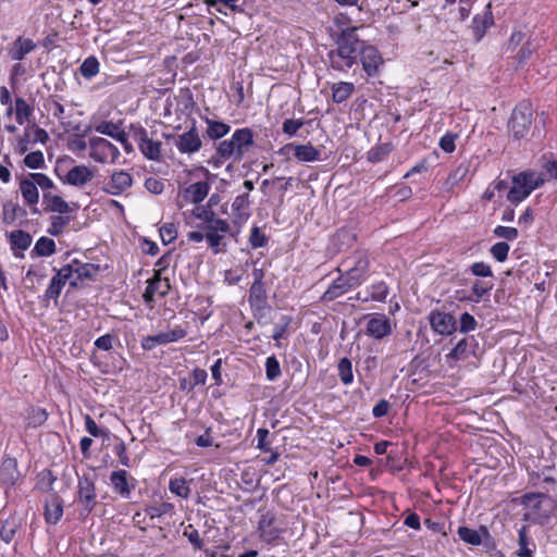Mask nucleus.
<instances>
[{
    "mask_svg": "<svg viewBox=\"0 0 557 557\" xmlns=\"http://www.w3.org/2000/svg\"><path fill=\"white\" fill-rule=\"evenodd\" d=\"M357 27H347L336 39V48L327 53L330 65L338 72H347L357 63L362 40L357 36Z\"/></svg>",
    "mask_w": 557,
    "mask_h": 557,
    "instance_id": "obj_1",
    "label": "nucleus"
},
{
    "mask_svg": "<svg viewBox=\"0 0 557 557\" xmlns=\"http://www.w3.org/2000/svg\"><path fill=\"white\" fill-rule=\"evenodd\" d=\"M542 173L534 171H523L513 175L511 187L507 193V200L512 205H519L527 199L533 190L545 183Z\"/></svg>",
    "mask_w": 557,
    "mask_h": 557,
    "instance_id": "obj_2",
    "label": "nucleus"
},
{
    "mask_svg": "<svg viewBox=\"0 0 557 557\" xmlns=\"http://www.w3.org/2000/svg\"><path fill=\"white\" fill-rule=\"evenodd\" d=\"M182 214L186 224L199 230L214 227L215 231H225L227 228V221L218 218L210 203L196 205L190 210H183Z\"/></svg>",
    "mask_w": 557,
    "mask_h": 557,
    "instance_id": "obj_3",
    "label": "nucleus"
},
{
    "mask_svg": "<svg viewBox=\"0 0 557 557\" xmlns=\"http://www.w3.org/2000/svg\"><path fill=\"white\" fill-rule=\"evenodd\" d=\"M75 500L79 505V518L86 520L97 505L96 479L92 474L84 473L78 476Z\"/></svg>",
    "mask_w": 557,
    "mask_h": 557,
    "instance_id": "obj_4",
    "label": "nucleus"
},
{
    "mask_svg": "<svg viewBox=\"0 0 557 557\" xmlns=\"http://www.w3.org/2000/svg\"><path fill=\"white\" fill-rule=\"evenodd\" d=\"M286 529L287 523L283 515L267 511L260 516L258 531L262 542L269 545H276Z\"/></svg>",
    "mask_w": 557,
    "mask_h": 557,
    "instance_id": "obj_5",
    "label": "nucleus"
},
{
    "mask_svg": "<svg viewBox=\"0 0 557 557\" xmlns=\"http://www.w3.org/2000/svg\"><path fill=\"white\" fill-rule=\"evenodd\" d=\"M89 157L101 164L114 163L120 157V150L106 138L91 137L89 139Z\"/></svg>",
    "mask_w": 557,
    "mask_h": 557,
    "instance_id": "obj_6",
    "label": "nucleus"
},
{
    "mask_svg": "<svg viewBox=\"0 0 557 557\" xmlns=\"http://www.w3.org/2000/svg\"><path fill=\"white\" fill-rule=\"evenodd\" d=\"M210 188L208 182L200 181L180 189L176 200L177 207L184 210L188 205H199L206 199Z\"/></svg>",
    "mask_w": 557,
    "mask_h": 557,
    "instance_id": "obj_7",
    "label": "nucleus"
},
{
    "mask_svg": "<svg viewBox=\"0 0 557 557\" xmlns=\"http://www.w3.org/2000/svg\"><path fill=\"white\" fill-rule=\"evenodd\" d=\"M532 123V112L528 106L516 107L509 120V129L516 139L523 138Z\"/></svg>",
    "mask_w": 557,
    "mask_h": 557,
    "instance_id": "obj_8",
    "label": "nucleus"
},
{
    "mask_svg": "<svg viewBox=\"0 0 557 557\" xmlns=\"http://www.w3.org/2000/svg\"><path fill=\"white\" fill-rule=\"evenodd\" d=\"M174 145L182 154H193L201 149L202 141L195 123L175 138Z\"/></svg>",
    "mask_w": 557,
    "mask_h": 557,
    "instance_id": "obj_9",
    "label": "nucleus"
},
{
    "mask_svg": "<svg viewBox=\"0 0 557 557\" xmlns=\"http://www.w3.org/2000/svg\"><path fill=\"white\" fill-rule=\"evenodd\" d=\"M359 57L362 67L368 76H375L380 66L383 64V58L379 50L362 41V46H360L359 50Z\"/></svg>",
    "mask_w": 557,
    "mask_h": 557,
    "instance_id": "obj_10",
    "label": "nucleus"
},
{
    "mask_svg": "<svg viewBox=\"0 0 557 557\" xmlns=\"http://www.w3.org/2000/svg\"><path fill=\"white\" fill-rule=\"evenodd\" d=\"M171 289L170 280L162 277L159 273L156 274L151 280L148 281V285L143 295L146 305L152 307L156 301V297H164Z\"/></svg>",
    "mask_w": 557,
    "mask_h": 557,
    "instance_id": "obj_11",
    "label": "nucleus"
},
{
    "mask_svg": "<svg viewBox=\"0 0 557 557\" xmlns=\"http://www.w3.org/2000/svg\"><path fill=\"white\" fill-rule=\"evenodd\" d=\"M391 320L383 313L369 315L366 334L374 339H382L392 333Z\"/></svg>",
    "mask_w": 557,
    "mask_h": 557,
    "instance_id": "obj_12",
    "label": "nucleus"
},
{
    "mask_svg": "<svg viewBox=\"0 0 557 557\" xmlns=\"http://www.w3.org/2000/svg\"><path fill=\"white\" fill-rule=\"evenodd\" d=\"M476 347L478 342L473 337L462 338L457 343L451 351L446 355V361L450 367H453L458 361L467 360L471 356L475 355Z\"/></svg>",
    "mask_w": 557,
    "mask_h": 557,
    "instance_id": "obj_13",
    "label": "nucleus"
},
{
    "mask_svg": "<svg viewBox=\"0 0 557 557\" xmlns=\"http://www.w3.org/2000/svg\"><path fill=\"white\" fill-rule=\"evenodd\" d=\"M430 324L435 333L450 335L457 329L456 320L450 313L434 310L429 315Z\"/></svg>",
    "mask_w": 557,
    "mask_h": 557,
    "instance_id": "obj_14",
    "label": "nucleus"
},
{
    "mask_svg": "<svg viewBox=\"0 0 557 557\" xmlns=\"http://www.w3.org/2000/svg\"><path fill=\"white\" fill-rule=\"evenodd\" d=\"M294 152V157L300 162H314L320 159L321 151L311 144L294 145L287 144L280 149L281 154Z\"/></svg>",
    "mask_w": 557,
    "mask_h": 557,
    "instance_id": "obj_15",
    "label": "nucleus"
},
{
    "mask_svg": "<svg viewBox=\"0 0 557 557\" xmlns=\"http://www.w3.org/2000/svg\"><path fill=\"white\" fill-rule=\"evenodd\" d=\"M132 185H133L132 175L123 170H120V171H114L111 174L110 180L106 183V185L103 187V190L107 194H110L113 196H119V195L123 194L125 190H127L128 188H131Z\"/></svg>",
    "mask_w": 557,
    "mask_h": 557,
    "instance_id": "obj_16",
    "label": "nucleus"
},
{
    "mask_svg": "<svg viewBox=\"0 0 557 557\" xmlns=\"http://www.w3.org/2000/svg\"><path fill=\"white\" fill-rule=\"evenodd\" d=\"M95 176V171L87 165H75L67 171L62 182L64 184L82 188Z\"/></svg>",
    "mask_w": 557,
    "mask_h": 557,
    "instance_id": "obj_17",
    "label": "nucleus"
},
{
    "mask_svg": "<svg viewBox=\"0 0 557 557\" xmlns=\"http://www.w3.org/2000/svg\"><path fill=\"white\" fill-rule=\"evenodd\" d=\"M110 482L113 490L123 498H129L131 492L135 487V479L131 478L125 470L113 471Z\"/></svg>",
    "mask_w": 557,
    "mask_h": 557,
    "instance_id": "obj_18",
    "label": "nucleus"
},
{
    "mask_svg": "<svg viewBox=\"0 0 557 557\" xmlns=\"http://www.w3.org/2000/svg\"><path fill=\"white\" fill-rule=\"evenodd\" d=\"M493 24L494 17L492 13V3L490 2L486 4L483 14H476L472 20L471 29L474 39L480 41L484 37L486 29L490 28Z\"/></svg>",
    "mask_w": 557,
    "mask_h": 557,
    "instance_id": "obj_19",
    "label": "nucleus"
},
{
    "mask_svg": "<svg viewBox=\"0 0 557 557\" xmlns=\"http://www.w3.org/2000/svg\"><path fill=\"white\" fill-rule=\"evenodd\" d=\"M136 136L141 153L149 160H159L161 157V143L149 138L145 128H140Z\"/></svg>",
    "mask_w": 557,
    "mask_h": 557,
    "instance_id": "obj_20",
    "label": "nucleus"
},
{
    "mask_svg": "<svg viewBox=\"0 0 557 557\" xmlns=\"http://www.w3.org/2000/svg\"><path fill=\"white\" fill-rule=\"evenodd\" d=\"M42 199L47 211L54 212L60 215H64L77 209L76 203H69L61 196L52 193H45L42 195Z\"/></svg>",
    "mask_w": 557,
    "mask_h": 557,
    "instance_id": "obj_21",
    "label": "nucleus"
},
{
    "mask_svg": "<svg viewBox=\"0 0 557 557\" xmlns=\"http://www.w3.org/2000/svg\"><path fill=\"white\" fill-rule=\"evenodd\" d=\"M95 131L99 134L107 135L116 141L121 143L125 150L128 151V137L125 131H123L119 124L111 121H103L95 125Z\"/></svg>",
    "mask_w": 557,
    "mask_h": 557,
    "instance_id": "obj_22",
    "label": "nucleus"
},
{
    "mask_svg": "<svg viewBox=\"0 0 557 557\" xmlns=\"http://www.w3.org/2000/svg\"><path fill=\"white\" fill-rule=\"evenodd\" d=\"M64 268L69 271V276L72 272H76L75 281L71 282L72 287L78 286L79 283L86 278L92 277L97 272V268L94 264L83 263L76 259L64 265Z\"/></svg>",
    "mask_w": 557,
    "mask_h": 557,
    "instance_id": "obj_23",
    "label": "nucleus"
},
{
    "mask_svg": "<svg viewBox=\"0 0 557 557\" xmlns=\"http://www.w3.org/2000/svg\"><path fill=\"white\" fill-rule=\"evenodd\" d=\"M355 287L356 286L348 282L347 277L342 273L336 280L332 282V284L322 295L321 299L323 301H333Z\"/></svg>",
    "mask_w": 557,
    "mask_h": 557,
    "instance_id": "obj_24",
    "label": "nucleus"
},
{
    "mask_svg": "<svg viewBox=\"0 0 557 557\" xmlns=\"http://www.w3.org/2000/svg\"><path fill=\"white\" fill-rule=\"evenodd\" d=\"M69 277V271L64 267L58 270L57 274L51 278L50 284L45 290V299L57 300L62 292V288L67 283Z\"/></svg>",
    "mask_w": 557,
    "mask_h": 557,
    "instance_id": "obj_25",
    "label": "nucleus"
},
{
    "mask_svg": "<svg viewBox=\"0 0 557 557\" xmlns=\"http://www.w3.org/2000/svg\"><path fill=\"white\" fill-rule=\"evenodd\" d=\"M63 516V500L57 494L47 498L45 504V519L47 523L57 524Z\"/></svg>",
    "mask_w": 557,
    "mask_h": 557,
    "instance_id": "obj_26",
    "label": "nucleus"
},
{
    "mask_svg": "<svg viewBox=\"0 0 557 557\" xmlns=\"http://www.w3.org/2000/svg\"><path fill=\"white\" fill-rule=\"evenodd\" d=\"M249 195L248 193L238 195L233 203H232V211H233V222L235 224H243L245 223L249 216Z\"/></svg>",
    "mask_w": 557,
    "mask_h": 557,
    "instance_id": "obj_27",
    "label": "nucleus"
},
{
    "mask_svg": "<svg viewBox=\"0 0 557 557\" xmlns=\"http://www.w3.org/2000/svg\"><path fill=\"white\" fill-rule=\"evenodd\" d=\"M369 259L367 257H359L354 267L349 268L344 275L354 286H359L366 277L369 270Z\"/></svg>",
    "mask_w": 557,
    "mask_h": 557,
    "instance_id": "obj_28",
    "label": "nucleus"
},
{
    "mask_svg": "<svg viewBox=\"0 0 557 557\" xmlns=\"http://www.w3.org/2000/svg\"><path fill=\"white\" fill-rule=\"evenodd\" d=\"M18 479L17 462L14 458H7L2 461L0 468V481L7 487L15 485Z\"/></svg>",
    "mask_w": 557,
    "mask_h": 557,
    "instance_id": "obj_29",
    "label": "nucleus"
},
{
    "mask_svg": "<svg viewBox=\"0 0 557 557\" xmlns=\"http://www.w3.org/2000/svg\"><path fill=\"white\" fill-rule=\"evenodd\" d=\"M20 191L26 205L29 207L37 206L39 191L29 174L20 181Z\"/></svg>",
    "mask_w": 557,
    "mask_h": 557,
    "instance_id": "obj_30",
    "label": "nucleus"
},
{
    "mask_svg": "<svg viewBox=\"0 0 557 557\" xmlns=\"http://www.w3.org/2000/svg\"><path fill=\"white\" fill-rule=\"evenodd\" d=\"M249 305L255 313L268 309L264 285L251 284L248 297Z\"/></svg>",
    "mask_w": 557,
    "mask_h": 557,
    "instance_id": "obj_31",
    "label": "nucleus"
},
{
    "mask_svg": "<svg viewBox=\"0 0 557 557\" xmlns=\"http://www.w3.org/2000/svg\"><path fill=\"white\" fill-rule=\"evenodd\" d=\"M35 48L36 45L32 39L18 37L10 47L9 55L14 61H21Z\"/></svg>",
    "mask_w": 557,
    "mask_h": 557,
    "instance_id": "obj_32",
    "label": "nucleus"
},
{
    "mask_svg": "<svg viewBox=\"0 0 557 557\" xmlns=\"http://www.w3.org/2000/svg\"><path fill=\"white\" fill-rule=\"evenodd\" d=\"M231 230V225L227 222V228L225 231H215L214 227L207 228V236L206 240L209 246V248L213 251V253L218 255L220 252L224 251L225 243L224 236L227 234Z\"/></svg>",
    "mask_w": 557,
    "mask_h": 557,
    "instance_id": "obj_33",
    "label": "nucleus"
},
{
    "mask_svg": "<svg viewBox=\"0 0 557 557\" xmlns=\"http://www.w3.org/2000/svg\"><path fill=\"white\" fill-rule=\"evenodd\" d=\"M216 156L223 160L240 161L242 153L235 146L233 138L222 140L216 147Z\"/></svg>",
    "mask_w": 557,
    "mask_h": 557,
    "instance_id": "obj_34",
    "label": "nucleus"
},
{
    "mask_svg": "<svg viewBox=\"0 0 557 557\" xmlns=\"http://www.w3.org/2000/svg\"><path fill=\"white\" fill-rule=\"evenodd\" d=\"M232 138L243 157L246 151L253 145V133L248 127L236 129L233 133Z\"/></svg>",
    "mask_w": 557,
    "mask_h": 557,
    "instance_id": "obj_35",
    "label": "nucleus"
},
{
    "mask_svg": "<svg viewBox=\"0 0 557 557\" xmlns=\"http://www.w3.org/2000/svg\"><path fill=\"white\" fill-rule=\"evenodd\" d=\"M367 296L362 298V301H385L387 295H388V286L385 282L380 281L371 284L366 289Z\"/></svg>",
    "mask_w": 557,
    "mask_h": 557,
    "instance_id": "obj_36",
    "label": "nucleus"
},
{
    "mask_svg": "<svg viewBox=\"0 0 557 557\" xmlns=\"http://www.w3.org/2000/svg\"><path fill=\"white\" fill-rule=\"evenodd\" d=\"M14 109L15 121L18 125H23L24 123L29 122L34 114V108L21 97L15 99Z\"/></svg>",
    "mask_w": 557,
    "mask_h": 557,
    "instance_id": "obj_37",
    "label": "nucleus"
},
{
    "mask_svg": "<svg viewBox=\"0 0 557 557\" xmlns=\"http://www.w3.org/2000/svg\"><path fill=\"white\" fill-rule=\"evenodd\" d=\"M355 91V85L348 82L335 83L332 86V99L335 103L346 101Z\"/></svg>",
    "mask_w": 557,
    "mask_h": 557,
    "instance_id": "obj_38",
    "label": "nucleus"
},
{
    "mask_svg": "<svg viewBox=\"0 0 557 557\" xmlns=\"http://www.w3.org/2000/svg\"><path fill=\"white\" fill-rule=\"evenodd\" d=\"M9 238L12 250L18 249L21 251H25L33 240L32 236L22 230L11 232Z\"/></svg>",
    "mask_w": 557,
    "mask_h": 557,
    "instance_id": "obj_39",
    "label": "nucleus"
},
{
    "mask_svg": "<svg viewBox=\"0 0 557 557\" xmlns=\"http://www.w3.org/2000/svg\"><path fill=\"white\" fill-rule=\"evenodd\" d=\"M207 124V135L211 139H220L230 133L231 126L226 123L214 121L211 119H206Z\"/></svg>",
    "mask_w": 557,
    "mask_h": 557,
    "instance_id": "obj_40",
    "label": "nucleus"
},
{
    "mask_svg": "<svg viewBox=\"0 0 557 557\" xmlns=\"http://www.w3.org/2000/svg\"><path fill=\"white\" fill-rule=\"evenodd\" d=\"M169 490L172 494L188 499L190 496V486L184 478H172L169 482Z\"/></svg>",
    "mask_w": 557,
    "mask_h": 557,
    "instance_id": "obj_41",
    "label": "nucleus"
},
{
    "mask_svg": "<svg viewBox=\"0 0 557 557\" xmlns=\"http://www.w3.org/2000/svg\"><path fill=\"white\" fill-rule=\"evenodd\" d=\"M48 419L46 409L40 407H29L26 412L27 425L30 428H38L42 425Z\"/></svg>",
    "mask_w": 557,
    "mask_h": 557,
    "instance_id": "obj_42",
    "label": "nucleus"
},
{
    "mask_svg": "<svg viewBox=\"0 0 557 557\" xmlns=\"http://www.w3.org/2000/svg\"><path fill=\"white\" fill-rule=\"evenodd\" d=\"M160 345L178 342L187 335V331L182 326H175L172 330L160 332L157 334Z\"/></svg>",
    "mask_w": 557,
    "mask_h": 557,
    "instance_id": "obj_43",
    "label": "nucleus"
},
{
    "mask_svg": "<svg viewBox=\"0 0 557 557\" xmlns=\"http://www.w3.org/2000/svg\"><path fill=\"white\" fill-rule=\"evenodd\" d=\"M33 252L39 257H49L55 252V243L49 237H40L34 248Z\"/></svg>",
    "mask_w": 557,
    "mask_h": 557,
    "instance_id": "obj_44",
    "label": "nucleus"
},
{
    "mask_svg": "<svg viewBox=\"0 0 557 557\" xmlns=\"http://www.w3.org/2000/svg\"><path fill=\"white\" fill-rule=\"evenodd\" d=\"M99 67L100 64L98 59L94 55H90L83 61L79 71L84 78L91 79L99 73Z\"/></svg>",
    "mask_w": 557,
    "mask_h": 557,
    "instance_id": "obj_45",
    "label": "nucleus"
},
{
    "mask_svg": "<svg viewBox=\"0 0 557 557\" xmlns=\"http://www.w3.org/2000/svg\"><path fill=\"white\" fill-rule=\"evenodd\" d=\"M493 286L494 284L492 282L475 281L472 285V295L468 298V300L479 302L490 294Z\"/></svg>",
    "mask_w": 557,
    "mask_h": 557,
    "instance_id": "obj_46",
    "label": "nucleus"
},
{
    "mask_svg": "<svg viewBox=\"0 0 557 557\" xmlns=\"http://www.w3.org/2000/svg\"><path fill=\"white\" fill-rule=\"evenodd\" d=\"M518 543H519V557H533V548H530V541L528 537V528L521 527L518 531Z\"/></svg>",
    "mask_w": 557,
    "mask_h": 557,
    "instance_id": "obj_47",
    "label": "nucleus"
},
{
    "mask_svg": "<svg viewBox=\"0 0 557 557\" xmlns=\"http://www.w3.org/2000/svg\"><path fill=\"white\" fill-rule=\"evenodd\" d=\"M338 375L343 384L349 385L354 381L352 364L351 361L344 357L338 361Z\"/></svg>",
    "mask_w": 557,
    "mask_h": 557,
    "instance_id": "obj_48",
    "label": "nucleus"
},
{
    "mask_svg": "<svg viewBox=\"0 0 557 557\" xmlns=\"http://www.w3.org/2000/svg\"><path fill=\"white\" fill-rule=\"evenodd\" d=\"M71 219L66 215H52L50 216V225L47 230L48 234L51 236H59L63 228L70 223Z\"/></svg>",
    "mask_w": 557,
    "mask_h": 557,
    "instance_id": "obj_49",
    "label": "nucleus"
},
{
    "mask_svg": "<svg viewBox=\"0 0 557 557\" xmlns=\"http://www.w3.org/2000/svg\"><path fill=\"white\" fill-rule=\"evenodd\" d=\"M393 150L391 144H381L368 151V160L370 162H380L383 161Z\"/></svg>",
    "mask_w": 557,
    "mask_h": 557,
    "instance_id": "obj_50",
    "label": "nucleus"
},
{
    "mask_svg": "<svg viewBox=\"0 0 557 557\" xmlns=\"http://www.w3.org/2000/svg\"><path fill=\"white\" fill-rule=\"evenodd\" d=\"M25 210L21 208L17 203L5 202L3 205V222L7 224H12L16 220L18 215H24Z\"/></svg>",
    "mask_w": 557,
    "mask_h": 557,
    "instance_id": "obj_51",
    "label": "nucleus"
},
{
    "mask_svg": "<svg viewBox=\"0 0 557 557\" xmlns=\"http://www.w3.org/2000/svg\"><path fill=\"white\" fill-rule=\"evenodd\" d=\"M23 162L24 165L28 169L37 170L45 168V158L40 150L27 153Z\"/></svg>",
    "mask_w": 557,
    "mask_h": 557,
    "instance_id": "obj_52",
    "label": "nucleus"
},
{
    "mask_svg": "<svg viewBox=\"0 0 557 557\" xmlns=\"http://www.w3.org/2000/svg\"><path fill=\"white\" fill-rule=\"evenodd\" d=\"M29 175L35 182L37 188L42 190V195L45 193H51L50 190L54 188V183L48 175L39 172L29 173Z\"/></svg>",
    "mask_w": 557,
    "mask_h": 557,
    "instance_id": "obj_53",
    "label": "nucleus"
},
{
    "mask_svg": "<svg viewBox=\"0 0 557 557\" xmlns=\"http://www.w3.org/2000/svg\"><path fill=\"white\" fill-rule=\"evenodd\" d=\"M458 535L463 542L471 545H480L482 542L480 533L467 527H459Z\"/></svg>",
    "mask_w": 557,
    "mask_h": 557,
    "instance_id": "obj_54",
    "label": "nucleus"
},
{
    "mask_svg": "<svg viewBox=\"0 0 557 557\" xmlns=\"http://www.w3.org/2000/svg\"><path fill=\"white\" fill-rule=\"evenodd\" d=\"M281 375V366L275 356L265 360V376L269 381H275Z\"/></svg>",
    "mask_w": 557,
    "mask_h": 557,
    "instance_id": "obj_55",
    "label": "nucleus"
},
{
    "mask_svg": "<svg viewBox=\"0 0 557 557\" xmlns=\"http://www.w3.org/2000/svg\"><path fill=\"white\" fill-rule=\"evenodd\" d=\"M510 250L509 245L506 242H498L491 247V255L498 262H504Z\"/></svg>",
    "mask_w": 557,
    "mask_h": 557,
    "instance_id": "obj_56",
    "label": "nucleus"
},
{
    "mask_svg": "<svg viewBox=\"0 0 557 557\" xmlns=\"http://www.w3.org/2000/svg\"><path fill=\"white\" fill-rule=\"evenodd\" d=\"M159 233L163 244L165 245L171 244L177 237V230L173 223L162 225L159 230Z\"/></svg>",
    "mask_w": 557,
    "mask_h": 557,
    "instance_id": "obj_57",
    "label": "nucleus"
},
{
    "mask_svg": "<svg viewBox=\"0 0 557 557\" xmlns=\"http://www.w3.org/2000/svg\"><path fill=\"white\" fill-rule=\"evenodd\" d=\"M249 243L252 248H261L267 245L268 238L258 226H253L250 232Z\"/></svg>",
    "mask_w": 557,
    "mask_h": 557,
    "instance_id": "obj_58",
    "label": "nucleus"
},
{
    "mask_svg": "<svg viewBox=\"0 0 557 557\" xmlns=\"http://www.w3.org/2000/svg\"><path fill=\"white\" fill-rule=\"evenodd\" d=\"M458 135L457 134H454V133H450V132H447L445 135H443L440 139V147L443 151L447 152V153H451L455 151L456 149V145H455V141L457 139Z\"/></svg>",
    "mask_w": 557,
    "mask_h": 557,
    "instance_id": "obj_59",
    "label": "nucleus"
},
{
    "mask_svg": "<svg viewBox=\"0 0 557 557\" xmlns=\"http://www.w3.org/2000/svg\"><path fill=\"white\" fill-rule=\"evenodd\" d=\"M493 234L506 240H515L518 238V230L510 226L498 225L494 228Z\"/></svg>",
    "mask_w": 557,
    "mask_h": 557,
    "instance_id": "obj_60",
    "label": "nucleus"
},
{
    "mask_svg": "<svg viewBox=\"0 0 557 557\" xmlns=\"http://www.w3.org/2000/svg\"><path fill=\"white\" fill-rule=\"evenodd\" d=\"M459 331L461 333H469L473 330H475L476 325H478V322L476 320L474 319L473 315H471L470 313L468 312H463L461 315H460V320H459Z\"/></svg>",
    "mask_w": 557,
    "mask_h": 557,
    "instance_id": "obj_61",
    "label": "nucleus"
},
{
    "mask_svg": "<svg viewBox=\"0 0 557 557\" xmlns=\"http://www.w3.org/2000/svg\"><path fill=\"white\" fill-rule=\"evenodd\" d=\"M304 121L301 119L294 120L287 119L283 122L282 129L283 133L288 135L289 137L296 135V133L304 126Z\"/></svg>",
    "mask_w": 557,
    "mask_h": 557,
    "instance_id": "obj_62",
    "label": "nucleus"
},
{
    "mask_svg": "<svg viewBox=\"0 0 557 557\" xmlns=\"http://www.w3.org/2000/svg\"><path fill=\"white\" fill-rule=\"evenodd\" d=\"M543 494L541 493H527L521 496V504L525 507L539 509L542 504Z\"/></svg>",
    "mask_w": 557,
    "mask_h": 557,
    "instance_id": "obj_63",
    "label": "nucleus"
},
{
    "mask_svg": "<svg viewBox=\"0 0 557 557\" xmlns=\"http://www.w3.org/2000/svg\"><path fill=\"white\" fill-rule=\"evenodd\" d=\"M69 150H71L74 153H82L87 148L89 149V141L87 143L84 138V136H75L74 138L69 140L67 144Z\"/></svg>",
    "mask_w": 557,
    "mask_h": 557,
    "instance_id": "obj_64",
    "label": "nucleus"
}]
</instances>
